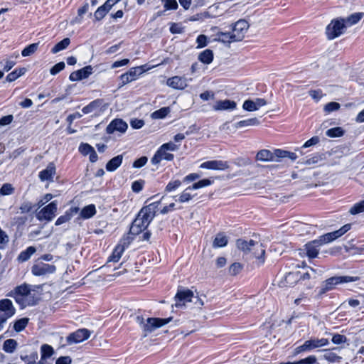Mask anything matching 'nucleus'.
I'll return each mask as SVG.
<instances>
[{"instance_id":"f257e3e1","label":"nucleus","mask_w":364,"mask_h":364,"mask_svg":"<svg viewBox=\"0 0 364 364\" xmlns=\"http://www.w3.org/2000/svg\"><path fill=\"white\" fill-rule=\"evenodd\" d=\"M160 202H154L143 207L133 221L130 232L133 235H139L145 230L156 215Z\"/></svg>"},{"instance_id":"f03ea898","label":"nucleus","mask_w":364,"mask_h":364,"mask_svg":"<svg viewBox=\"0 0 364 364\" xmlns=\"http://www.w3.org/2000/svg\"><path fill=\"white\" fill-rule=\"evenodd\" d=\"M236 245L245 254H250L257 259L259 264H262L264 262L265 250L260 242L253 240H245L238 239L236 241Z\"/></svg>"},{"instance_id":"7ed1b4c3","label":"nucleus","mask_w":364,"mask_h":364,"mask_svg":"<svg viewBox=\"0 0 364 364\" xmlns=\"http://www.w3.org/2000/svg\"><path fill=\"white\" fill-rule=\"evenodd\" d=\"M170 320L171 318H148L146 320H144V318L140 316H137L136 318V322L139 324L144 333V336H146L156 328L167 324Z\"/></svg>"},{"instance_id":"20e7f679","label":"nucleus","mask_w":364,"mask_h":364,"mask_svg":"<svg viewBox=\"0 0 364 364\" xmlns=\"http://www.w3.org/2000/svg\"><path fill=\"white\" fill-rule=\"evenodd\" d=\"M346 28L344 18H333L326 28V36L328 40H333L343 35Z\"/></svg>"},{"instance_id":"39448f33","label":"nucleus","mask_w":364,"mask_h":364,"mask_svg":"<svg viewBox=\"0 0 364 364\" xmlns=\"http://www.w3.org/2000/svg\"><path fill=\"white\" fill-rule=\"evenodd\" d=\"M358 279L359 277L351 276L332 277L331 278L327 279L325 282H323L320 290V294H322L328 291L332 290L337 284L356 282Z\"/></svg>"},{"instance_id":"423d86ee","label":"nucleus","mask_w":364,"mask_h":364,"mask_svg":"<svg viewBox=\"0 0 364 364\" xmlns=\"http://www.w3.org/2000/svg\"><path fill=\"white\" fill-rule=\"evenodd\" d=\"M58 210V202L56 200L52 201L48 205L43 207L36 215V218L39 221L46 220L47 222L51 221L56 215Z\"/></svg>"},{"instance_id":"0eeeda50","label":"nucleus","mask_w":364,"mask_h":364,"mask_svg":"<svg viewBox=\"0 0 364 364\" xmlns=\"http://www.w3.org/2000/svg\"><path fill=\"white\" fill-rule=\"evenodd\" d=\"M145 65L134 67L129 69V70L120 75L121 85H124L129 82L134 81L145 72Z\"/></svg>"},{"instance_id":"6e6552de","label":"nucleus","mask_w":364,"mask_h":364,"mask_svg":"<svg viewBox=\"0 0 364 364\" xmlns=\"http://www.w3.org/2000/svg\"><path fill=\"white\" fill-rule=\"evenodd\" d=\"M249 28V23L244 19H240L232 25V33L236 41H242Z\"/></svg>"},{"instance_id":"1a4fd4ad","label":"nucleus","mask_w":364,"mask_h":364,"mask_svg":"<svg viewBox=\"0 0 364 364\" xmlns=\"http://www.w3.org/2000/svg\"><path fill=\"white\" fill-rule=\"evenodd\" d=\"M90 331L87 328H80L70 333L67 338V343L69 345L82 342L90 338Z\"/></svg>"},{"instance_id":"9d476101","label":"nucleus","mask_w":364,"mask_h":364,"mask_svg":"<svg viewBox=\"0 0 364 364\" xmlns=\"http://www.w3.org/2000/svg\"><path fill=\"white\" fill-rule=\"evenodd\" d=\"M55 265L46 264L43 262H38L31 267V272L35 276H43L47 274H53L55 272Z\"/></svg>"},{"instance_id":"9b49d317","label":"nucleus","mask_w":364,"mask_h":364,"mask_svg":"<svg viewBox=\"0 0 364 364\" xmlns=\"http://www.w3.org/2000/svg\"><path fill=\"white\" fill-rule=\"evenodd\" d=\"M194 294L190 289L178 290L175 296L176 306L182 307L185 306L187 302L193 301Z\"/></svg>"},{"instance_id":"f8f14e48","label":"nucleus","mask_w":364,"mask_h":364,"mask_svg":"<svg viewBox=\"0 0 364 364\" xmlns=\"http://www.w3.org/2000/svg\"><path fill=\"white\" fill-rule=\"evenodd\" d=\"M31 290V285L24 283L16 287L12 291H9L6 296L14 298L18 304V299H23V297L26 296Z\"/></svg>"},{"instance_id":"ddd939ff","label":"nucleus","mask_w":364,"mask_h":364,"mask_svg":"<svg viewBox=\"0 0 364 364\" xmlns=\"http://www.w3.org/2000/svg\"><path fill=\"white\" fill-rule=\"evenodd\" d=\"M230 167L229 163L226 161L223 160H212L207 161L202 163L200 165V168L210 169V170H217V171H225L228 169Z\"/></svg>"},{"instance_id":"4468645a","label":"nucleus","mask_w":364,"mask_h":364,"mask_svg":"<svg viewBox=\"0 0 364 364\" xmlns=\"http://www.w3.org/2000/svg\"><path fill=\"white\" fill-rule=\"evenodd\" d=\"M107 106L104 104L102 99H97L87 105L85 106L82 109V112L84 114H87L93 112H97L98 114L103 112L106 109Z\"/></svg>"},{"instance_id":"2eb2a0df","label":"nucleus","mask_w":364,"mask_h":364,"mask_svg":"<svg viewBox=\"0 0 364 364\" xmlns=\"http://www.w3.org/2000/svg\"><path fill=\"white\" fill-rule=\"evenodd\" d=\"M128 128L127 124L122 119H115L112 120L107 127L106 132L107 134H113L115 132L124 133Z\"/></svg>"},{"instance_id":"dca6fc26","label":"nucleus","mask_w":364,"mask_h":364,"mask_svg":"<svg viewBox=\"0 0 364 364\" xmlns=\"http://www.w3.org/2000/svg\"><path fill=\"white\" fill-rule=\"evenodd\" d=\"M301 279L300 272H288L280 281L279 286L282 287H293Z\"/></svg>"},{"instance_id":"f3484780","label":"nucleus","mask_w":364,"mask_h":364,"mask_svg":"<svg viewBox=\"0 0 364 364\" xmlns=\"http://www.w3.org/2000/svg\"><path fill=\"white\" fill-rule=\"evenodd\" d=\"M0 312L4 317L10 318L16 314V309L12 301L9 299L0 300Z\"/></svg>"},{"instance_id":"a211bd4d","label":"nucleus","mask_w":364,"mask_h":364,"mask_svg":"<svg viewBox=\"0 0 364 364\" xmlns=\"http://www.w3.org/2000/svg\"><path fill=\"white\" fill-rule=\"evenodd\" d=\"M174 159V156L173 154H170L167 150H165L161 146H160L158 150L155 152L154 156L151 158V161L152 164L157 165L162 160L166 161H172Z\"/></svg>"},{"instance_id":"6ab92c4d","label":"nucleus","mask_w":364,"mask_h":364,"mask_svg":"<svg viewBox=\"0 0 364 364\" xmlns=\"http://www.w3.org/2000/svg\"><path fill=\"white\" fill-rule=\"evenodd\" d=\"M267 104V101L263 98H256L255 100H247L243 102L242 108L246 111L253 112L258 110Z\"/></svg>"},{"instance_id":"aec40b11","label":"nucleus","mask_w":364,"mask_h":364,"mask_svg":"<svg viewBox=\"0 0 364 364\" xmlns=\"http://www.w3.org/2000/svg\"><path fill=\"white\" fill-rule=\"evenodd\" d=\"M166 85L176 90H183L188 86L187 79L185 77L173 76L169 77L166 81Z\"/></svg>"},{"instance_id":"412c9836","label":"nucleus","mask_w":364,"mask_h":364,"mask_svg":"<svg viewBox=\"0 0 364 364\" xmlns=\"http://www.w3.org/2000/svg\"><path fill=\"white\" fill-rule=\"evenodd\" d=\"M321 246H322V244L318 241V239L306 243L304 247L307 257L310 259L316 258L318 256Z\"/></svg>"},{"instance_id":"4be33fe9","label":"nucleus","mask_w":364,"mask_h":364,"mask_svg":"<svg viewBox=\"0 0 364 364\" xmlns=\"http://www.w3.org/2000/svg\"><path fill=\"white\" fill-rule=\"evenodd\" d=\"M55 172V166L51 162L48 164L45 169L39 172L38 177L41 181H53Z\"/></svg>"},{"instance_id":"5701e85b","label":"nucleus","mask_w":364,"mask_h":364,"mask_svg":"<svg viewBox=\"0 0 364 364\" xmlns=\"http://www.w3.org/2000/svg\"><path fill=\"white\" fill-rule=\"evenodd\" d=\"M38 298L36 294L32 292L31 290L28 294H26L23 299H18V304L21 306V308H25L26 306H32L37 304Z\"/></svg>"},{"instance_id":"b1692460","label":"nucleus","mask_w":364,"mask_h":364,"mask_svg":"<svg viewBox=\"0 0 364 364\" xmlns=\"http://www.w3.org/2000/svg\"><path fill=\"white\" fill-rule=\"evenodd\" d=\"M236 106V102L230 100H218L213 106V109L215 111L233 110Z\"/></svg>"},{"instance_id":"393cba45","label":"nucleus","mask_w":364,"mask_h":364,"mask_svg":"<svg viewBox=\"0 0 364 364\" xmlns=\"http://www.w3.org/2000/svg\"><path fill=\"white\" fill-rule=\"evenodd\" d=\"M80 209L78 207H71L67 210L65 213L60 216L55 221V225L58 226L63 223H65L71 220L74 215L79 212Z\"/></svg>"},{"instance_id":"a878e982","label":"nucleus","mask_w":364,"mask_h":364,"mask_svg":"<svg viewBox=\"0 0 364 364\" xmlns=\"http://www.w3.org/2000/svg\"><path fill=\"white\" fill-rule=\"evenodd\" d=\"M308 347L310 350H312L317 348L323 347L329 344V341L327 338H311L306 341Z\"/></svg>"},{"instance_id":"bb28decb","label":"nucleus","mask_w":364,"mask_h":364,"mask_svg":"<svg viewBox=\"0 0 364 364\" xmlns=\"http://www.w3.org/2000/svg\"><path fill=\"white\" fill-rule=\"evenodd\" d=\"M41 360H38V364H45L46 359L50 358L54 354L53 347L48 344H43L41 347Z\"/></svg>"},{"instance_id":"cd10ccee","label":"nucleus","mask_w":364,"mask_h":364,"mask_svg":"<svg viewBox=\"0 0 364 364\" xmlns=\"http://www.w3.org/2000/svg\"><path fill=\"white\" fill-rule=\"evenodd\" d=\"M123 155L119 154L110 159L106 164V170L109 172L116 171L122 164Z\"/></svg>"},{"instance_id":"c85d7f7f","label":"nucleus","mask_w":364,"mask_h":364,"mask_svg":"<svg viewBox=\"0 0 364 364\" xmlns=\"http://www.w3.org/2000/svg\"><path fill=\"white\" fill-rule=\"evenodd\" d=\"M97 213L95 205L90 204L85 206L80 211V216L82 219H89L93 217Z\"/></svg>"},{"instance_id":"c756f323","label":"nucleus","mask_w":364,"mask_h":364,"mask_svg":"<svg viewBox=\"0 0 364 364\" xmlns=\"http://www.w3.org/2000/svg\"><path fill=\"white\" fill-rule=\"evenodd\" d=\"M36 249L33 246H29L25 250L20 252L18 255L17 260L18 262H25L28 261L31 257L36 252Z\"/></svg>"},{"instance_id":"7c9ffc66","label":"nucleus","mask_w":364,"mask_h":364,"mask_svg":"<svg viewBox=\"0 0 364 364\" xmlns=\"http://www.w3.org/2000/svg\"><path fill=\"white\" fill-rule=\"evenodd\" d=\"M274 152L272 153L269 150L262 149L258 151L256 156V159L261 161H274Z\"/></svg>"},{"instance_id":"2f4dec72","label":"nucleus","mask_w":364,"mask_h":364,"mask_svg":"<svg viewBox=\"0 0 364 364\" xmlns=\"http://www.w3.org/2000/svg\"><path fill=\"white\" fill-rule=\"evenodd\" d=\"M215 40L223 43L228 44L232 42H236L235 39L233 38V35L232 32H218L216 34V38Z\"/></svg>"},{"instance_id":"473e14b6","label":"nucleus","mask_w":364,"mask_h":364,"mask_svg":"<svg viewBox=\"0 0 364 364\" xmlns=\"http://www.w3.org/2000/svg\"><path fill=\"white\" fill-rule=\"evenodd\" d=\"M124 250L125 247L123 245H117L114 249L112 255L109 256L108 261L117 262L120 259Z\"/></svg>"},{"instance_id":"72a5a7b5","label":"nucleus","mask_w":364,"mask_h":364,"mask_svg":"<svg viewBox=\"0 0 364 364\" xmlns=\"http://www.w3.org/2000/svg\"><path fill=\"white\" fill-rule=\"evenodd\" d=\"M198 60L204 64H210L213 60V52L210 49H206L198 55Z\"/></svg>"},{"instance_id":"f704fd0d","label":"nucleus","mask_w":364,"mask_h":364,"mask_svg":"<svg viewBox=\"0 0 364 364\" xmlns=\"http://www.w3.org/2000/svg\"><path fill=\"white\" fill-rule=\"evenodd\" d=\"M364 13L358 12L353 13L347 18H344L345 23L346 26H351L360 21V20L363 17Z\"/></svg>"},{"instance_id":"c9c22d12","label":"nucleus","mask_w":364,"mask_h":364,"mask_svg":"<svg viewBox=\"0 0 364 364\" xmlns=\"http://www.w3.org/2000/svg\"><path fill=\"white\" fill-rule=\"evenodd\" d=\"M323 159V155L318 153L314 154L306 159H304L301 164L308 166H313L318 164Z\"/></svg>"},{"instance_id":"e433bc0d","label":"nucleus","mask_w":364,"mask_h":364,"mask_svg":"<svg viewBox=\"0 0 364 364\" xmlns=\"http://www.w3.org/2000/svg\"><path fill=\"white\" fill-rule=\"evenodd\" d=\"M228 242V237L224 233L220 232L216 235L213 242V246L215 248L223 247L227 245Z\"/></svg>"},{"instance_id":"4c0bfd02","label":"nucleus","mask_w":364,"mask_h":364,"mask_svg":"<svg viewBox=\"0 0 364 364\" xmlns=\"http://www.w3.org/2000/svg\"><path fill=\"white\" fill-rule=\"evenodd\" d=\"M26 72V69L25 68H16L11 73H9L6 77L7 82H13L16 80L19 77L23 75Z\"/></svg>"},{"instance_id":"58836bf2","label":"nucleus","mask_w":364,"mask_h":364,"mask_svg":"<svg viewBox=\"0 0 364 364\" xmlns=\"http://www.w3.org/2000/svg\"><path fill=\"white\" fill-rule=\"evenodd\" d=\"M18 346L16 340L9 338L6 340L3 344V350L8 353H12L15 351Z\"/></svg>"},{"instance_id":"ea45409f","label":"nucleus","mask_w":364,"mask_h":364,"mask_svg":"<svg viewBox=\"0 0 364 364\" xmlns=\"http://www.w3.org/2000/svg\"><path fill=\"white\" fill-rule=\"evenodd\" d=\"M274 155L278 158H289L291 161H295L298 158L295 153L282 149H275Z\"/></svg>"},{"instance_id":"a19ab883","label":"nucleus","mask_w":364,"mask_h":364,"mask_svg":"<svg viewBox=\"0 0 364 364\" xmlns=\"http://www.w3.org/2000/svg\"><path fill=\"white\" fill-rule=\"evenodd\" d=\"M20 358L26 363V364H38V354L36 351H33L29 355L20 356Z\"/></svg>"},{"instance_id":"79ce46f5","label":"nucleus","mask_w":364,"mask_h":364,"mask_svg":"<svg viewBox=\"0 0 364 364\" xmlns=\"http://www.w3.org/2000/svg\"><path fill=\"white\" fill-rule=\"evenodd\" d=\"M258 124H259V121L257 118L254 117L239 121L235 124V127L236 128H242L249 126H257Z\"/></svg>"},{"instance_id":"37998d69","label":"nucleus","mask_w":364,"mask_h":364,"mask_svg":"<svg viewBox=\"0 0 364 364\" xmlns=\"http://www.w3.org/2000/svg\"><path fill=\"white\" fill-rule=\"evenodd\" d=\"M171 112L168 107H162L151 113V118L154 119H159L165 118Z\"/></svg>"},{"instance_id":"c03bdc74","label":"nucleus","mask_w":364,"mask_h":364,"mask_svg":"<svg viewBox=\"0 0 364 364\" xmlns=\"http://www.w3.org/2000/svg\"><path fill=\"white\" fill-rule=\"evenodd\" d=\"M323 358L330 363H340L342 357L329 350H324Z\"/></svg>"},{"instance_id":"a18cd8bd","label":"nucleus","mask_w":364,"mask_h":364,"mask_svg":"<svg viewBox=\"0 0 364 364\" xmlns=\"http://www.w3.org/2000/svg\"><path fill=\"white\" fill-rule=\"evenodd\" d=\"M70 40L69 38H65L61 41L58 42L52 49L51 53L55 54L70 45Z\"/></svg>"},{"instance_id":"49530a36","label":"nucleus","mask_w":364,"mask_h":364,"mask_svg":"<svg viewBox=\"0 0 364 364\" xmlns=\"http://www.w3.org/2000/svg\"><path fill=\"white\" fill-rule=\"evenodd\" d=\"M213 181L208 178L202 179L195 183H193L192 186H190L188 187V189H193L196 190L199 189L203 187H206L208 186H210L213 183Z\"/></svg>"},{"instance_id":"de8ad7c7","label":"nucleus","mask_w":364,"mask_h":364,"mask_svg":"<svg viewBox=\"0 0 364 364\" xmlns=\"http://www.w3.org/2000/svg\"><path fill=\"white\" fill-rule=\"evenodd\" d=\"M343 134H344V131L340 127L329 129L326 132V135L327 136L331 137V138L340 137V136H342Z\"/></svg>"},{"instance_id":"09e8293b","label":"nucleus","mask_w":364,"mask_h":364,"mask_svg":"<svg viewBox=\"0 0 364 364\" xmlns=\"http://www.w3.org/2000/svg\"><path fill=\"white\" fill-rule=\"evenodd\" d=\"M351 228V224L348 223L342 226L340 229L331 232L333 235V237L334 240H336L339 237H341L342 235H343L345 233H346L348 230H350Z\"/></svg>"},{"instance_id":"8fccbe9b","label":"nucleus","mask_w":364,"mask_h":364,"mask_svg":"<svg viewBox=\"0 0 364 364\" xmlns=\"http://www.w3.org/2000/svg\"><path fill=\"white\" fill-rule=\"evenodd\" d=\"M28 318H22L18 320H16L14 323V328L16 332H20L23 331L28 323Z\"/></svg>"},{"instance_id":"3c124183","label":"nucleus","mask_w":364,"mask_h":364,"mask_svg":"<svg viewBox=\"0 0 364 364\" xmlns=\"http://www.w3.org/2000/svg\"><path fill=\"white\" fill-rule=\"evenodd\" d=\"M364 212V200L355 203L349 210L351 215H357Z\"/></svg>"},{"instance_id":"603ef678","label":"nucleus","mask_w":364,"mask_h":364,"mask_svg":"<svg viewBox=\"0 0 364 364\" xmlns=\"http://www.w3.org/2000/svg\"><path fill=\"white\" fill-rule=\"evenodd\" d=\"M181 181L178 179L170 181L165 188V191L170 193L175 191L181 186Z\"/></svg>"},{"instance_id":"864d4df0","label":"nucleus","mask_w":364,"mask_h":364,"mask_svg":"<svg viewBox=\"0 0 364 364\" xmlns=\"http://www.w3.org/2000/svg\"><path fill=\"white\" fill-rule=\"evenodd\" d=\"M38 43H32L26 46L22 51L21 55L23 57H27L33 55L38 49Z\"/></svg>"},{"instance_id":"5fc2aeb1","label":"nucleus","mask_w":364,"mask_h":364,"mask_svg":"<svg viewBox=\"0 0 364 364\" xmlns=\"http://www.w3.org/2000/svg\"><path fill=\"white\" fill-rule=\"evenodd\" d=\"M192 189H188V187L178 196V200L180 203H186L190 201L193 198V196L191 194L190 191Z\"/></svg>"},{"instance_id":"6e6d98bb","label":"nucleus","mask_w":364,"mask_h":364,"mask_svg":"<svg viewBox=\"0 0 364 364\" xmlns=\"http://www.w3.org/2000/svg\"><path fill=\"white\" fill-rule=\"evenodd\" d=\"M109 11L102 5L97 8L94 13L95 20L97 21H101Z\"/></svg>"},{"instance_id":"4d7b16f0","label":"nucleus","mask_w":364,"mask_h":364,"mask_svg":"<svg viewBox=\"0 0 364 364\" xmlns=\"http://www.w3.org/2000/svg\"><path fill=\"white\" fill-rule=\"evenodd\" d=\"M14 192V188L11 183H4L0 188L1 196H9Z\"/></svg>"},{"instance_id":"13d9d810","label":"nucleus","mask_w":364,"mask_h":364,"mask_svg":"<svg viewBox=\"0 0 364 364\" xmlns=\"http://www.w3.org/2000/svg\"><path fill=\"white\" fill-rule=\"evenodd\" d=\"M80 73L81 80L87 78L92 73V68L91 65H87L82 69L77 70Z\"/></svg>"},{"instance_id":"bf43d9fd","label":"nucleus","mask_w":364,"mask_h":364,"mask_svg":"<svg viewBox=\"0 0 364 364\" xmlns=\"http://www.w3.org/2000/svg\"><path fill=\"white\" fill-rule=\"evenodd\" d=\"M242 269V266L239 262H235L230 265L229 267V274L235 276L238 274Z\"/></svg>"},{"instance_id":"052dcab7","label":"nucleus","mask_w":364,"mask_h":364,"mask_svg":"<svg viewBox=\"0 0 364 364\" xmlns=\"http://www.w3.org/2000/svg\"><path fill=\"white\" fill-rule=\"evenodd\" d=\"M9 242V237L5 231L0 229V249H4Z\"/></svg>"},{"instance_id":"680f3d73","label":"nucleus","mask_w":364,"mask_h":364,"mask_svg":"<svg viewBox=\"0 0 364 364\" xmlns=\"http://www.w3.org/2000/svg\"><path fill=\"white\" fill-rule=\"evenodd\" d=\"M341 105L339 103L336 102H331L327 103L324 107V112L326 113H330L334 111L339 109Z\"/></svg>"},{"instance_id":"e2e57ef3","label":"nucleus","mask_w":364,"mask_h":364,"mask_svg":"<svg viewBox=\"0 0 364 364\" xmlns=\"http://www.w3.org/2000/svg\"><path fill=\"white\" fill-rule=\"evenodd\" d=\"M93 149V147L87 143H82L79 146V151L84 156L88 155Z\"/></svg>"},{"instance_id":"0e129e2a","label":"nucleus","mask_w":364,"mask_h":364,"mask_svg":"<svg viewBox=\"0 0 364 364\" xmlns=\"http://www.w3.org/2000/svg\"><path fill=\"white\" fill-rule=\"evenodd\" d=\"M331 341L334 344L339 345L345 343L347 341V338L344 335L336 333L333 335Z\"/></svg>"},{"instance_id":"69168bd1","label":"nucleus","mask_w":364,"mask_h":364,"mask_svg":"<svg viewBox=\"0 0 364 364\" xmlns=\"http://www.w3.org/2000/svg\"><path fill=\"white\" fill-rule=\"evenodd\" d=\"M197 48L205 47L208 45V38L203 34L199 35L196 38Z\"/></svg>"},{"instance_id":"338daca9","label":"nucleus","mask_w":364,"mask_h":364,"mask_svg":"<svg viewBox=\"0 0 364 364\" xmlns=\"http://www.w3.org/2000/svg\"><path fill=\"white\" fill-rule=\"evenodd\" d=\"M144 181L137 180L132 183V189L134 193H139L144 188Z\"/></svg>"},{"instance_id":"774afa93","label":"nucleus","mask_w":364,"mask_h":364,"mask_svg":"<svg viewBox=\"0 0 364 364\" xmlns=\"http://www.w3.org/2000/svg\"><path fill=\"white\" fill-rule=\"evenodd\" d=\"M317 359L315 355H309L306 358L296 361V364H315Z\"/></svg>"}]
</instances>
